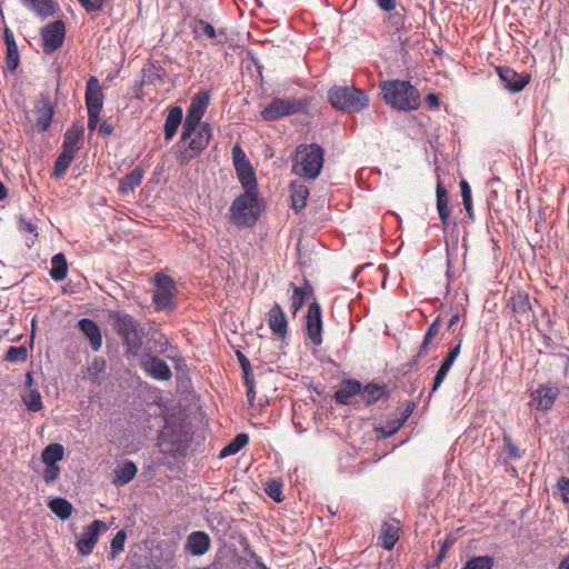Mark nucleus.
I'll return each instance as SVG.
<instances>
[{
    "mask_svg": "<svg viewBox=\"0 0 569 569\" xmlns=\"http://www.w3.org/2000/svg\"><path fill=\"white\" fill-rule=\"evenodd\" d=\"M426 103L429 109H439L441 106V100H440L439 94H437V93L427 94Z\"/></svg>",
    "mask_w": 569,
    "mask_h": 569,
    "instance_id": "64",
    "label": "nucleus"
},
{
    "mask_svg": "<svg viewBox=\"0 0 569 569\" xmlns=\"http://www.w3.org/2000/svg\"><path fill=\"white\" fill-rule=\"evenodd\" d=\"M64 448L60 443H51L47 446L41 452L43 463L58 465L63 459Z\"/></svg>",
    "mask_w": 569,
    "mask_h": 569,
    "instance_id": "42",
    "label": "nucleus"
},
{
    "mask_svg": "<svg viewBox=\"0 0 569 569\" xmlns=\"http://www.w3.org/2000/svg\"><path fill=\"white\" fill-rule=\"evenodd\" d=\"M362 402L367 406H373L379 400H387L390 397V390L386 385H379L377 382H369L366 386L361 385V391L359 393Z\"/></svg>",
    "mask_w": 569,
    "mask_h": 569,
    "instance_id": "27",
    "label": "nucleus"
},
{
    "mask_svg": "<svg viewBox=\"0 0 569 569\" xmlns=\"http://www.w3.org/2000/svg\"><path fill=\"white\" fill-rule=\"evenodd\" d=\"M183 111L181 107L174 106L169 109L164 122V140L168 142L176 136L179 126L183 122Z\"/></svg>",
    "mask_w": 569,
    "mask_h": 569,
    "instance_id": "33",
    "label": "nucleus"
},
{
    "mask_svg": "<svg viewBox=\"0 0 569 569\" xmlns=\"http://www.w3.org/2000/svg\"><path fill=\"white\" fill-rule=\"evenodd\" d=\"M126 538L127 535L124 530H119L112 538L110 546L112 557H114L116 555L123 550Z\"/></svg>",
    "mask_w": 569,
    "mask_h": 569,
    "instance_id": "54",
    "label": "nucleus"
},
{
    "mask_svg": "<svg viewBox=\"0 0 569 569\" xmlns=\"http://www.w3.org/2000/svg\"><path fill=\"white\" fill-rule=\"evenodd\" d=\"M290 287L293 290L290 308L292 315L296 316L297 312L303 307L306 301L313 298L315 290L306 277H303L301 286H296L293 282H290Z\"/></svg>",
    "mask_w": 569,
    "mask_h": 569,
    "instance_id": "26",
    "label": "nucleus"
},
{
    "mask_svg": "<svg viewBox=\"0 0 569 569\" xmlns=\"http://www.w3.org/2000/svg\"><path fill=\"white\" fill-rule=\"evenodd\" d=\"M503 450L506 458L509 460H518L521 458L519 448L512 442L511 437L508 433L503 435Z\"/></svg>",
    "mask_w": 569,
    "mask_h": 569,
    "instance_id": "51",
    "label": "nucleus"
},
{
    "mask_svg": "<svg viewBox=\"0 0 569 569\" xmlns=\"http://www.w3.org/2000/svg\"><path fill=\"white\" fill-rule=\"evenodd\" d=\"M50 510L61 520H67L71 517L73 511L72 503L62 497H56L48 503Z\"/></svg>",
    "mask_w": 569,
    "mask_h": 569,
    "instance_id": "38",
    "label": "nucleus"
},
{
    "mask_svg": "<svg viewBox=\"0 0 569 569\" xmlns=\"http://www.w3.org/2000/svg\"><path fill=\"white\" fill-rule=\"evenodd\" d=\"M325 150L318 143H301L296 149L292 171L308 180L319 177L323 167Z\"/></svg>",
    "mask_w": 569,
    "mask_h": 569,
    "instance_id": "5",
    "label": "nucleus"
},
{
    "mask_svg": "<svg viewBox=\"0 0 569 569\" xmlns=\"http://www.w3.org/2000/svg\"><path fill=\"white\" fill-rule=\"evenodd\" d=\"M210 103V94L207 91H200L192 97L187 109V116L182 122L183 139L189 134H193L198 127L201 126V119Z\"/></svg>",
    "mask_w": 569,
    "mask_h": 569,
    "instance_id": "11",
    "label": "nucleus"
},
{
    "mask_svg": "<svg viewBox=\"0 0 569 569\" xmlns=\"http://www.w3.org/2000/svg\"><path fill=\"white\" fill-rule=\"evenodd\" d=\"M560 497L563 502H569V478L560 477L557 482Z\"/></svg>",
    "mask_w": 569,
    "mask_h": 569,
    "instance_id": "58",
    "label": "nucleus"
},
{
    "mask_svg": "<svg viewBox=\"0 0 569 569\" xmlns=\"http://www.w3.org/2000/svg\"><path fill=\"white\" fill-rule=\"evenodd\" d=\"M137 473V466L131 461H126L116 470V481L120 485L131 481Z\"/></svg>",
    "mask_w": 569,
    "mask_h": 569,
    "instance_id": "44",
    "label": "nucleus"
},
{
    "mask_svg": "<svg viewBox=\"0 0 569 569\" xmlns=\"http://www.w3.org/2000/svg\"><path fill=\"white\" fill-rule=\"evenodd\" d=\"M309 189L301 182H292L290 184V198L292 208L299 212L307 204Z\"/></svg>",
    "mask_w": 569,
    "mask_h": 569,
    "instance_id": "35",
    "label": "nucleus"
},
{
    "mask_svg": "<svg viewBox=\"0 0 569 569\" xmlns=\"http://www.w3.org/2000/svg\"><path fill=\"white\" fill-rule=\"evenodd\" d=\"M403 425L398 419L387 421L385 425L376 428L378 438L386 439L393 436Z\"/></svg>",
    "mask_w": 569,
    "mask_h": 569,
    "instance_id": "48",
    "label": "nucleus"
},
{
    "mask_svg": "<svg viewBox=\"0 0 569 569\" xmlns=\"http://www.w3.org/2000/svg\"><path fill=\"white\" fill-rule=\"evenodd\" d=\"M383 101L398 111H413L421 104L419 90L407 80H387L380 84Z\"/></svg>",
    "mask_w": 569,
    "mask_h": 569,
    "instance_id": "3",
    "label": "nucleus"
},
{
    "mask_svg": "<svg viewBox=\"0 0 569 569\" xmlns=\"http://www.w3.org/2000/svg\"><path fill=\"white\" fill-rule=\"evenodd\" d=\"M496 71L503 82L505 88L513 93L522 91L531 79L529 73H518L508 66H499L496 68Z\"/></svg>",
    "mask_w": 569,
    "mask_h": 569,
    "instance_id": "19",
    "label": "nucleus"
},
{
    "mask_svg": "<svg viewBox=\"0 0 569 569\" xmlns=\"http://www.w3.org/2000/svg\"><path fill=\"white\" fill-rule=\"evenodd\" d=\"M164 546V549L161 546H158L156 550L151 549L152 565L156 568H162V566L171 562L174 557L172 548L167 543Z\"/></svg>",
    "mask_w": 569,
    "mask_h": 569,
    "instance_id": "43",
    "label": "nucleus"
},
{
    "mask_svg": "<svg viewBox=\"0 0 569 569\" xmlns=\"http://www.w3.org/2000/svg\"><path fill=\"white\" fill-rule=\"evenodd\" d=\"M86 104L88 110V129L94 131L99 123V114L103 107V93L99 80L90 77L86 87Z\"/></svg>",
    "mask_w": 569,
    "mask_h": 569,
    "instance_id": "12",
    "label": "nucleus"
},
{
    "mask_svg": "<svg viewBox=\"0 0 569 569\" xmlns=\"http://www.w3.org/2000/svg\"><path fill=\"white\" fill-rule=\"evenodd\" d=\"M440 325H441V319H440V316H438L432 321V323L428 327V329L423 336L422 342L419 346L417 356L412 359L411 362H409L407 365L409 368L417 366L419 360L428 355L429 346L432 342L433 338H436L438 336L439 330H440Z\"/></svg>",
    "mask_w": 569,
    "mask_h": 569,
    "instance_id": "32",
    "label": "nucleus"
},
{
    "mask_svg": "<svg viewBox=\"0 0 569 569\" xmlns=\"http://www.w3.org/2000/svg\"><path fill=\"white\" fill-rule=\"evenodd\" d=\"M109 320L127 346V358L129 359L132 356L142 366V357L139 353L142 347V335L139 325L130 315L121 311L112 312Z\"/></svg>",
    "mask_w": 569,
    "mask_h": 569,
    "instance_id": "4",
    "label": "nucleus"
},
{
    "mask_svg": "<svg viewBox=\"0 0 569 569\" xmlns=\"http://www.w3.org/2000/svg\"><path fill=\"white\" fill-rule=\"evenodd\" d=\"M310 100L274 98L261 111L264 121H276L287 116L308 112Z\"/></svg>",
    "mask_w": 569,
    "mask_h": 569,
    "instance_id": "10",
    "label": "nucleus"
},
{
    "mask_svg": "<svg viewBox=\"0 0 569 569\" xmlns=\"http://www.w3.org/2000/svg\"><path fill=\"white\" fill-rule=\"evenodd\" d=\"M243 381L247 387L248 402L252 405L256 399V385L253 376L244 377Z\"/></svg>",
    "mask_w": 569,
    "mask_h": 569,
    "instance_id": "60",
    "label": "nucleus"
},
{
    "mask_svg": "<svg viewBox=\"0 0 569 569\" xmlns=\"http://www.w3.org/2000/svg\"><path fill=\"white\" fill-rule=\"evenodd\" d=\"M46 468L42 471V478L47 483L54 482L60 476V467L58 465L44 463Z\"/></svg>",
    "mask_w": 569,
    "mask_h": 569,
    "instance_id": "55",
    "label": "nucleus"
},
{
    "mask_svg": "<svg viewBox=\"0 0 569 569\" xmlns=\"http://www.w3.org/2000/svg\"><path fill=\"white\" fill-rule=\"evenodd\" d=\"M401 522L396 518H390L382 522L378 545L390 551L398 542L400 537Z\"/></svg>",
    "mask_w": 569,
    "mask_h": 569,
    "instance_id": "22",
    "label": "nucleus"
},
{
    "mask_svg": "<svg viewBox=\"0 0 569 569\" xmlns=\"http://www.w3.org/2000/svg\"><path fill=\"white\" fill-rule=\"evenodd\" d=\"M173 353L167 355V358L173 362L174 369L180 372L188 371V365L186 359L181 356V353L173 347L171 349Z\"/></svg>",
    "mask_w": 569,
    "mask_h": 569,
    "instance_id": "53",
    "label": "nucleus"
},
{
    "mask_svg": "<svg viewBox=\"0 0 569 569\" xmlns=\"http://www.w3.org/2000/svg\"><path fill=\"white\" fill-rule=\"evenodd\" d=\"M505 311L510 317V325L530 326L537 322L531 298L523 289L510 291Z\"/></svg>",
    "mask_w": 569,
    "mask_h": 569,
    "instance_id": "9",
    "label": "nucleus"
},
{
    "mask_svg": "<svg viewBox=\"0 0 569 569\" xmlns=\"http://www.w3.org/2000/svg\"><path fill=\"white\" fill-rule=\"evenodd\" d=\"M406 11V8L400 6L399 9L396 8L395 10L388 12L389 14L386 17L385 22L387 27L392 30L393 36L406 29L408 21Z\"/></svg>",
    "mask_w": 569,
    "mask_h": 569,
    "instance_id": "34",
    "label": "nucleus"
},
{
    "mask_svg": "<svg viewBox=\"0 0 569 569\" xmlns=\"http://www.w3.org/2000/svg\"><path fill=\"white\" fill-rule=\"evenodd\" d=\"M436 207L443 229H446L450 223L451 209L449 207V192L443 187L440 178H438L436 188Z\"/></svg>",
    "mask_w": 569,
    "mask_h": 569,
    "instance_id": "30",
    "label": "nucleus"
},
{
    "mask_svg": "<svg viewBox=\"0 0 569 569\" xmlns=\"http://www.w3.org/2000/svg\"><path fill=\"white\" fill-rule=\"evenodd\" d=\"M81 6L88 11H99L103 8L107 0H78Z\"/></svg>",
    "mask_w": 569,
    "mask_h": 569,
    "instance_id": "59",
    "label": "nucleus"
},
{
    "mask_svg": "<svg viewBox=\"0 0 569 569\" xmlns=\"http://www.w3.org/2000/svg\"><path fill=\"white\" fill-rule=\"evenodd\" d=\"M78 328L88 338L91 349L98 351L102 346V336L98 323L90 318H82L78 321Z\"/></svg>",
    "mask_w": 569,
    "mask_h": 569,
    "instance_id": "31",
    "label": "nucleus"
},
{
    "mask_svg": "<svg viewBox=\"0 0 569 569\" xmlns=\"http://www.w3.org/2000/svg\"><path fill=\"white\" fill-rule=\"evenodd\" d=\"M377 7L386 12H390L396 9L397 0H375Z\"/></svg>",
    "mask_w": 569,
    "mask_h": 569,
    "instance_id": "63",
    "label": "nucleus"
},
{
    "mask_svg": "<svg viewBox=\"0 0 569 569\" xmlns=\"http://www.w3.org/2000/svg\"><path fill=\"white\" fill-rule=\"evenodd\" d=\"M460 191L463 204H468V202L472 201L470 184L465 179L460 181Z\"/></svg>",
    "mask_w": 569,
    "mask_h": 569,
    "instance_id": "61",
    "label": "nucleus"
},
{
    "mask_svg": "<svg viewBox=\"0 0 569 569\" xmlns=\"http://www.w3.org/2000/svg\"><path fill=\"white\" fill-rule=\"evenodd\" d=\"M20 64L18 44L7 46L6 66L11 72L16 71Z\"/></svg>",
    "mask_w": 569,
    "mask_h": 569,
    "instance_id": "50",
    "label": "nucleus"
},
{
    "mask_svg": "<svg viewBox=\"0 0 569 569\" xmlns=\"http://www.w3.org/2000/svg\"><path fill=\"white\" fill-rule=\"evenodd\" d=\"M141 550L142 549L139 546L131 548L124 563L121 566V569H129L130 566H142Z\"/></svg>",
    "mask_w": 569,
    "mask_h": 569,
    "instance_id": "52",
    "label": "nucleus"
},
{
    "mask_svg": "<svg viewBox=\"0 0 569 569\" xmlns=\"http://www.w3.org/2000/svg\"><path fill=\"white\" fill-rule=\"evenodd\" d=\"M21 398L29 411L37 412L43 408L41 395L36 388L29 389Z\"/></svg>",
    "mask_w": 569,
    "mask_h": 569,
    "instance_id": "45",
    "label": "nucleus"
},
{
    "mask_svg": "<svg viewBox=\"0 0 569 569\" xmlns=\"http://www.w3.org/2000/svg\"><path fill=\"white\" fill-rule=\"evenodd\" d=\"M190 28L197 40L210 39L212 44H224L228 40L224 28L217 30L211 23L201 18H193Z\"/></svg>",
    "mask_w": 569,
    "mask_h": 569,
    "instance_id": "16",
    "label": "nucleus"
},
{
    "mask_svg": "<svg viewBox=\"0 0 569 569\" xmlns=\"http://www.w3.org/2000/svg\"><path fill=\"white\" fill-rule=\"evenodd\" d=\"M282 488H283V485L280 479H270L266 483L264 491L276 502H281L284 499V497L282 495Z\"/></svg>",
    "mask_w": 569,
    "mask_h": 569,
    "instance_id": "47",
    "label": "nucleus"
},
{
    "mask_svg": "<svg viewBox=\"0 0 569 569\" xmlns=\"http://www.w3.org/2000/svg\"><path fill=\"white\" fill-rule=\"evenodd\" d=\"M462 332L459 331V333L456 337V345L450 348L449 352L445 357L443 361L440 365V368L438 369L435 376L430 395L436 392L440 388L446 377L448 376L451 366L453 365V362L456 361L457 357L460 353L462 346Z\"/></svg>",
    "mask_w": 569,
    "mask_h": 569,
    "instance_id": "21",
    "label": "nucleus"
},
{
    "mask_svg": "<svg viewBox=\"0 0 569 569\" xmlns=\"http://www.w3.org/2000/svg\"><path fill=\"white\" fill-rule=\"evenodd\" d=\"M212 138V129L208 122H202L193 134L183 139V131L176 144L177 160L180 164H187L208 147Z\"/></svg>",
    "mask_w": 569,
    "mask_h": 569,
    "instance_id": "7",
    "label": "nucleus"
},
{
    "mask_svg": "<svg viewBox=\"0 0 569 569\" xmlns=\"http://www.w3.org/2000/svg\"><path fill=\"white\" fill-rule=\"evenodd\" d=\"M328 100L333 109L346 113L360 112L369 104L365 91L349 86H333L330 88Z\"/></svg>",
    "mask_w": 569,
    "mask_h": 569,
    "instance_id": "8",
    "label": "nucleus"
},
{
    "mask_svg": "<svg viewBox=\"0 0 569 569\" xmlns=\"http://www.w3.org/2000/svg\"><path fill=\"white\" fill-rule=\"evenodd\" d=\"M36 128L39 132H46L52 122L54 106L49 92H41L34 103Z\"/></svg>",
    "mask_w": 569,
    "mask_h": 569,
    "instance_id": "17",
    "label": "nucleus"
},
{
    "mask_svg": "<svg viewBox=\"0 0 569 569\" xmlns=\"http://www.w3.org/2000/svg\"><path fill=\"white\" fill-rule=\"evenodd\" d=\"M84 138V127L80 122H73L66 131L61 150L77 156Z\"/></svg>",
    "mask_w": 569,
    "mask_h": 569,
    "instance_id": "25",
    "label": "nucleus"
},
{
    "mask_svg": "<svg viewBox=\"0 0 569 569\" xmlns=\"http://www.w3.org/2000/svg\"><path fill=\"white\" fill-rule=\"evenodd\" d=\"M236 356H237L238 362L240 365V368L242 370V377L244 378V377L252 376L250 360L240 350H238L236 352Z\"/></svg>",
    "mask_w": 569,
    "mask_h": 569,
    "instance_id": "56",
    "label": "nucleus"
},
{
    "mask_svg": "<svg viewBox=\"0 0 569 569\" xmlns=\"http://www.w3.org/2000/svg\"><path fill=\"white\" fill-rule=\"evenodd\" d=\"M495 558L491 556H477L470 558L462 569H492Z\"/></svg>",
    "mask_w": 569,
    "mask_h": 569,
    "instance_id": "46",
    "label": "nucleus"
},
{
    "mask_svg": "<svg viewBox=\"0 0 569 569\" xmlns=\"http://www.w3.org/2000/svg\"><path fill=\"white\" fill-rule=\"evenodd\" d=\"M21 2L26 8L33 11L42 19L56 12V6L52 0H21Z\"/></svg>",
    "mask_w": 569,
    "mask_h": 569,
    "instance_id": "36",
    "label": "nucleus"
},
{
    "mask_svg": "<svg viewBox=\"0 0 569 569\" xmlns=\"http://www.w3.org/2000/svg\"><path fill=\"white\" fill-rule=\"evenodd\" d=\"M142 181V167L138 164L130 173L126 174L119 183L118 191L127 194L134 190Z\"/></svg>",
    "mask_w": 569,
    "mask_h": 569,
    "instance_id": "37",
    "label": "nucleus"
},
{
    "mask_svg": "<svg viewBox=\"0 0 569 569\" xmlns=\"http://www.w3.org/2000/svg\"><path fill=\"white\" fill-rule=\"evenodd\" d=\"M144 372L158 381H168L172 378L170 367L157 355H144Z\"/></svg>",
    "mask_w": 569,
    "mask_h": 569,
    "instance_id": "23",
    "label": "nucleus"
},
{
    "mask_svg": "<svg viewBox=\"0 0 569 569\" xmlns=\"http://www.w3.org/2000/svg\"><path fill=\"white\" fill-rule=\"evenodd\" d=\"M451 545H452V541H450L449 539H446L441 543L440 550L435 559V563L437 566H439L446 559L447 552H448L449 548L451 547Z\"/></svg>",
    "mask_w": 569,
    "mask_h": 569,
    "instance_id": "62",
    "label": "nucleus"
},
{
    "mask_svg": "<svg viewBox=\"0 0 569 569\" xmlns=\"http://www.w3.org/2000/svg\"><path fill=\"white\" fill-rule=\"evenodd\" d=\"M268 326L272 333L283 339L288 333V321L283 309L279 303L274 306L268 312Z\"/></svg>",
    "mask_w": 569,
    "mask_h": 569,
    "instance_id": "29",
    "label": "nucleus"
},
{
    "mask_svg": "<svg viewBox=\"0 0 569 569\" xmlns=\"http://www.w3.org/2000/svg\"><path fill=\"white\" fill-rule=\"evenodd\" d=\"M211 547V539L204 531H192L188 535L184 549L191 556H202Z\"/></svg>",
    "mask_w": 569,
    "mask_h": 569,
    "instance_id": "28",
    "label": "nucleus"
},
{
    "mask_svg": "<svg viewBox=\"0 0 569 569\" xmlns=\"http://www.w3.org/2000/svg\"><path fill=\"white\" fill-rule=\"evenodd\" d=\"M322 309L318 301H313L306 315V336L316 347L322 345Z\"/></svg>",
    "mask_w": 569,
    "mask_h": 569,
    "instance_id": "14",
    "label": "nucleus"
},
{
    "mask_svg": "<svg viewBox=\"0 0 569 569\" xmlns=\"http://www.w3.org/2000/svg\"><path fill=\"white\" fill-rule=\"evenodd\" d=\"M74 158L76 156L61 150L60 154L57 157L54 161L53 171L51 176L56 179L62 178L67 173Z\"/></svg>",
    "mask_w": 569,
    "mask_h": 569,
    "instance_id": "40",
    "label": "nucleus"
},
{
    "mask_svg": "<svg viewBox=\"0 0 569 569\" xmlns=\"http://www.w3.org/2000/svg\"><path fill=\"white\" fill-rule=\"evenodd\" d=\"M42 48L46 53L57 51L64 41L66 26L62 20H56L46 24L40 31Z\"/></svg>",
    "mask_w": 569,
    "mask_h": 569,
    "instance_id": "15",
    "label": "nucleus"
},
{
    "mask_svg": "<svg viewBox=\"0 0 569 569\" xmlns=\"http://www.w3.org/2000/svg\"><path fill=\"white\" fill-rule=\"evenodd\" d=\"M4 359L9 362H24L28 359V349L24 346H11Z\"/></svg>",
    "mask_w": 569,
    "mask_h": 569,
    "instance_id": "49",
    "label": "nucleus"
},
{
    "mask_svg": "<svg viewBox=\"0 0 569 569\" xmlns=\"http://www.w3.org/2000/svg\"><path fill=\"white\" fill-rule=\"evenodd\" d=\"M50 277L54 281H62L68 273V263L62 252L54 254L51 259Z\"/></svg>",
    "mask_w": 569,
    "mask_h": 569,
    "instance_id": "39",
    "label": "nucleus"
},
{
    "mask_svg": "<svg viewBox=\"0 0 569 569\" xmlns=\"http://www.w3.org/2000/svg\"><path fill=\"white\" fill-rule=\"evenodd\" d=\"M18 228L21 232L32 233L34 237H38V227L29 219L21 217L18 220Z\"/></svg>",
    "mask_w": 569,
    "mask_h": 569,
    "instance_id": "57",
    "label": "nucleus"
},
{
    "mask_svg": "<svg viewBox=\"0 0 569 569\" xmlns=\"http://www.w3.org/2000/svg\"><path fill=\"white\" fill-rule=\"evenodd\" d=\"M149 282L153 286L151 308L156 312L172 313L178 307V287L173 278L159 271Z\"/></svg>",
    "mask_w": 569,
    "mask_h": 569,
    "instance_id": "6",
    "label": "nucleus"
},
{
    "mask_svg": "<svg viewBox=\"0 0 569 569\" xmlns=\"http://www.w3.org/2000/svg\"><path fill=\"white\" fill-rule=\"evenodd\" d=\"M156 409H158L160 413L154 418V423H151L150 420H148V428H161L157 437V446L159 450L162 453L172 457L183 455L188 449L189 443L187 432L183 431L180 425L170 423L167 419V416L163 415L162 408L157 407Z\"/></svg>",
    "mask_w": 569,
    "mask_h": 569,
    "instance_id": "2",
    "label": "nucleus"
},
{
    "mask_svg": "<svg viewBox=\"0 0 569 569\" xmlns=\"http://www.w3.org/2000/svg\"><path fill=\"white\" fill-rule=\"evenodd\" d=\"M108 529L107 525L102 520H93L87 526L77 540L78 552L82 556H88L92 552L101 531Z\"/></svg>",
    "mask_w": 569,
    "mask_h": 569,
    "instance_id": "18",
    "label": "nucleus"
},
{
    "mask_svg": "<svg viewBox=\"0 0 569 569\" xmlns=\"http://www.w3.org/2000/svg\"><path fill=\"white\" fill-rule=\"evenodd\" d=\"M249 442L247 433H238L219 453V458H226L238 453Z\"/></svg>",
    "mask_w": 569,
    "mask_h": 569,
    "instance_id": "41",
    "label": "nucleus"
},
{
    "mask_svg": "<svg viewBox=\"0 0 569 569\" xmlns=\"http://www.w3.org/2000/svg\"><path fill=\"white\" fill-rule=\"evenodd\" d=\"M560 396V389L551 381L540 383L536 389L530 391L529 408L533 411L548 412L555 406Z\"/></svg>",
    "mask_w": 569,
    "mask_h": 569,
    "instance_id": "13",
    "label": "nucleus"
},
{
    "mask_svg": "<svg viewBox=\"0 0 569 569\" xmlns=\"http://www.w3.org/2000/svg\"><path fill=\"white\" fill-rule=\"evenodd\" d=\"M144 339L147 355H164L169 349H173L167 336L156 327L154 322L149 325L148 331L144 332Z\"/></svg>",
    "mask_w": 569,
    "mask_h": 569,
    "instance_id": "20",
    "label": "nucleus"
},
{
    "mask_svg": "<svg viewBox=\"0 0 569 569\" xmlns=\"http://www.w3.org/2000/svg\"><path fill=\"white\" fill-rule=\"evenodd\" d=\"M361 391V382L357 379H343L339 388L333 393V399L337 403L343 406L352 405V399Z\"/></svg>",
    "mask_w": 569,
    "mask_h": 569,
    "instance_id": "24",
    "label": "nucleus"
},
{
    "mask_svg": "<svg viewBox=\"0 0 569 569\" xmlns=\"http://www.w3.org/2000/svg\"><path fill=\"white\" fill-rule=\"evenodd\" d=\"M232 159L243 193L236 197L230 206V223L238 228H251L260 219L264 204L259 198L258 181L253 167L237 143L232 147Z\"/></svg>",
    "mask_w": 569,
    "mask_h": 569,
    "instance_id": "1",
    "label": "nucleus"
}]
</instances>
